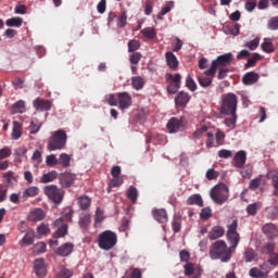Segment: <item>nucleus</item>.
Listing matches in <instances>:
<instances>
[{"instance_id": "2", "label": "nucleus", "mask_w": 278, "mask_h": 278, "mask_svg": "<svg viewBox=\"0 0 278 278\" xmlns=\"http://www.w3.org/2000/svg\"><path fill=\"white\" fill-rule=\"evenodd\" d=\"M68 135L64 129L55 130L51 134L47 149L48 151H62L66 147Z\"/></svg>"}, {"instance_id": "6", "label": "nucleus", "mask_w": 278, "mask_h": 278, "mask_svg": "<svg viewBox=\"0 0 278 278\" xmlns=\"http://www.w3.org/2000/svg\"><path fill=\"white\" fill-rule=\"evenodd\" d=\"M238 110V96L235 93H226L222 97V114H235Z\"/></svg>"}, {"instance_id": "29", "label": "nucleus", "mask_w": 278, "mask_h": 278, "mask_svg": "<svg viewBox=\"0 0 278 278\" xmlns=\"http://www.w3.org/2000/svg\"><path fill=\"white\" fill-rule=\"evenodd\" d=\"M261 49L265 53H275V45L273 43V39L265 38L264 42L261 45Z\"/></svg>"}, {"instance_id": "30", "label": "nucleus", "mask_w": 278, "mask_h": 278, "mask_svg": "<svg viewBox=\"0 0 278 278\" xmlns=\"http://www.w3.org/2000/svg\"><path fill=\"white\" fill-rule=\"evenodd\" d=\"M187 205H198V207H203V198H201V194H192L187 199Z\"/></svg>"}, {"instance_id": "40", "label": "nucleus", "mask_w": 278, "mask_h": 278, "mask_svg": "<svg viewBox=\"0 0 278 278\" xmlns=\"http://www.w3.org/2000/svg\"><path fill=\"white\" fill-rule=\"evenodd\" d=\"M226 116H230L225 119L226 127H229V129H233L238 121V115L235 113V114H226Z\"/></svg>"}, {"instance_id": "4", "label": "nucleus", "mask_w": 278, "mask_h": 278, "mask_svg": "<svg viewBox=\"0 0 278 278\" xmlns=\"http://www.w3.org/2000/svg\"><path fill=\"white\" fill-rule=\"evenodd\" d=\"M231 62H233V54H231V52L222 54L217 56L216 60L212 61L211 68L204 71V75H211L212 77H214L218 68L231 66Z\"/></svg>"}, {"instance_id": "22", "label": "nucleus", "mask_w": 278, "mask_h": 278, "mask_svg": "<svg viewBox=\"0 0 278 278\" xmlns=\"http://www.w3.org/2000/svg\"><path fill=\"white\" fill-rule=\"evenodd\" d=\"M267 179L271 180V186L274 188V197H278V169H273L267 174Z\"/></svg>"}, {"instance_id": "47", "label": "nucleus", "mask_w": 278, "mask_h": 278, "mask_svg": "<svg viewBox=\"0 0 278 278\" xmlns=\"http://www.w3.org/2000/svg\"><path fill=\"white\" fill-rule=\"evenodd\" d=\"M140 49V40L131 39L128 41V53H136Z\"/></svg>"}, {"instance_id": "57", "label": "nucleus", "mask_w": 278, "mask_h": 278, "mask_svg": "<svg viewBox=\"0 0 278 278\" xmlns=\"http://www.w3.org/2000/svg\"><path fill=\"white\" fill-rule=\"evenodd\" d=\"M123 184H125L123 177L113 178L109 182V188H119V186H123Z\"/></svg>"}, {"instance_id": "28", "label": "nucleus", "mask_w": 278, "mask_h": 278, "mask_svg": "<svg viewBox=\"0 0 278 278\" xmlns=\"http://www.w3.org/2000/svg\"><path fill=\"white\" fill-rule=\"evenodd\" d=\"M23 136V124L20 122H13L12 139L18 140Z\"/></svg>"}, {"instance_id": "25", "label": "nucleus", "mask_w": 278, "mask_h": 278, "mask_svg": "<svg viewBox=\"0 0 278 278\" xmlns=\"http://www.w3.org/2000/svg\"><path fill=\"white\" fill-rule=\"evenodd\" d=\"M153 216L157 223H168V213L164 208L154 210Z\"/></svg>"}, {"instance_id": "9", "label": "nucleus", "mask_w": 278, "mask_h": 278, "mask_svg": "<svg viewBox=\"0 0 278 278\" xmlns=\"http://www.w3.org/2000/svg\"><path fill=\"white\" fill-rule=\"evenodd\" d=\"M165 79L166 81H172L168 86H167V92L169 94H177V92L179 91V88H181V74H170L167 73L165 75Z\"/></svg>"}, {"instance_id": "63", "label": "nucleus", "mask_w": 278, "mask_h": 278, "mask_svg": "<svg viewBox=\"0 0 278 278\" xmlns=\"http://www.w3.org/2000/svg\"><path fill=\"white\" fill-rule=\"evenodd\" d=\"M207 131V126H202L193 132V140H200L201 136Z\"/></svg>"}, {"instance_id": "21", "label": "nucleus", "mask_w": 278, "mask_h": 278, "mask_svg": "<svg viewBox=\"0 0 278 278\" xmlns=\"http://www.w3.org/2000/svg\"><path fill=\"white\" fill-rule=\"evenodd\" d=\"M45 216L46 214L42 208H35L29 213L27 218L30 223H38L40 220H45Z\"/></svg>"}, {"instance_id": "10", "label": "nucleus", "mask_w": 278, "mask_h": 278, "mask_svg": "<svg viewBox=\"0 0 278 278\" xmlns=\"http://www.w3.org/2000/svg\"><path fill=\"white\" fill-rule=\"evenodd\" d=\"M117 105L122 112L129 110L131 108V94L127 91L118 92Z\"/></svg>"}, {"instance_id": "53", "label": "nucleus", "mask_w": 278, "mask_h": 278, "mask_svg": "<svg viewBox=\"0 0 278 278\" xmlns=\"http://www.w3.org/2000/svg\"><path fill=\"white\" fill-rule=\"evenodd\" d=\"M260 60V53H254L252 58L248 60V62L244 65V68H252L257 64V61Z\"/></svg>"}, {"instance_id": "54", "label": "nucleus", "mask_w": 278, "mask_h": 278, "mask_svg": "<svg viewBox=\"0 0 278 278\" xmlns=\"http://www.w3.org/2000/svg\"><path fill=\"white\" fill-rule=\"evenodd\" d=\"M37 232L39 236H47V233H51V228H49V225L42 223L37 227Z\"/></svg>"}, {"instance_id": "64", "label": "nucleus", "mask_w": 278, "mask_h": 278, "mask_svg": "<svg viewBox=\"0 0 278 278\" xmlns=\"http://www.w3.org/2000/svg\"><path fill=\"white\" fill-rule=\"evenodd\" d=\"M268 27L273 30H277L278 29V16L276 17H271L268 22Z\"/></svg>"}, {"instance_id": "15", "label": "nucleus", "mask_w": 278, "mask_h": 278, "mask_svg": "<svg viewBox=\"0 0 278 278\" xmlns=\"http://www.w3.org/2000/svg\"><path fill=\"white\" fill-rule=\"evenodd\" d=\"M33 105L35 110L39 112H49L51 108H53V104L51 101L42 99V98H37L34 102Z\"/></svg>"}, {"instance_id": "24", "label": "nucleus", "mask_w": 278, "mask_h": 278, "mask_svg": "<svg viewBox=\"0 0 278 278\" xmlns=\"http://www.w3.org/2000/svg\"><path fill=\"white\" fill-rule=\"evenodd\" d=\"M225 236V229L222 226H214L208 232V240H218Z\"/></svg>"}, {"instance_id": "43", "label": "nucleus", "mask_w": 278, "mask_h": 278, "mask_svg": "<svg viewBox=\"0 0 278 278\" xmlns=\"http://www.w3.org/2000/svg\"><path fill=\"white\" fill-rule=\"evenodd\" d=\"M33 251L34 253H36V255H40L42 253H47V243L46 242H38L33 247Z\"/></svg>"}, {"instance_id": "60", "label": "nucleus", "mask_w": 278, "mask_h": 278, "mask_svg": "<svg viewBox=\"0 0 278 278\" xmlns=\"http://www.w3.org/2000/svg\"><path fill=\"white\" fill-rule=\"evenodd\" d=\"M73 277V270L63 268L61 269L55 278H72Z\"/></svg>"}, {"instance_id": "16", "label": "nucleus", "mask_w": 278, "mask_h": 278, "mask_svg": "<svg viewBox=\"0 0 278 278\" xmlns=\"http://www.w3.org/2000/svg\"><path fill=\"white\" fill-rule=\"evenodd\" d=\"M73 249H75V245L73 243H63L55 251V255H59V257H68V255L73 253Z\"/></svg>"}, {"instance_id": "19", "label": "nucleus", "mask_w": 278, "mask_h": 278, "mask_svg": "<svg viewBox=\"0 0 278 278\" xmlns=\"http://www.w3.org/2000/svg\"><path fill=\"white\" fill-rule=\"evenodd\" d=\"M263 233L269 237L270 240L278 238V227L275 224H265L263 226Z\"/></svg>"}, {"instance_id": "51", "label": "nucleus", "mask_w": 278, "mask_h": 278, "mask_svg": "<svg viewBox=\"0 0 278 278\" xmlns=\"http://www.w3.org/2000/svg\"><path fill=\"white\" fill-rule=\"evenodd\" d=\"M40 127H42V123L38 119H33L29 126L30 134H38V131H40Z\"/></svg>"}, {"instance_id": "12", "label": "nucleus", "mask_w": 278, "mask_h": 278, "mask_svg": "<svg viewBox=\"0 0 278 278\" xmlns=\"http://www.w3.org/2000/svg\"><path fill=\"white\" fill-rule=\"evenodd\" d=\"M184 118L172 117L167 123V131L169 134H177L184 129Z\"/></svg>"}, {"instance_id": "31", "label": "nucleus", "mask_w": 278, "mask_h": 278, "mask_svg": "<svg viewBox=\"0 0 278 278\" xmlns=\"http://www.w3.org/2000/svg\"><path fill=\"white\" fill-rule=\"evenodd\" d=\"M55 179H58V173L55 170H51L41 176L40 184H51V181H55Z\"/></svg>"}, {"instance_id": "27", "label": "nucleus", "mask_w": 278, "mask_h": 278, "mask_svg": "<svg viewBox=\"0 0 278 278\" xmlns=\"http://www.w3.org/2000/svg\"><path fill=\"white\" fill-rule=\"evenodd\" d=\"M38 194H40L38 187H28L23 191L22 197L24 199H34V197H38Z\"/></svg>"}, {"instance_id": "20", "label": "nucleus", "mask_w": 278, "mask_h": 278, "mask_svg": "<svg viewBox=\"0 0 278 278\" xmlns=\"http://www.w3.org/2000/svg\"><path fill=\"white\" fill-rule=\"evenodd\" d=\"M233 162L236 168H242L247 164V151L241 150L237 152L233 156Z\"/></svg>"}, {"instance_id": "42", "label": "nucleus", "mask_w": 278, "mask_h": 278, "mask_svg": "<svg viewBox=\"0 0 278 278\" xmlns=\"http://www.w3.org/2000/svg\"><path fill=\"white\" fill-rule=\"evenodd\" d=\"M59 164H61L63 168H68V166H71V155L61 153L59 157Z\"/></svg>"}, {"instance_id": "5", "label": "nucleus", "mask_w": 278, "mask_h": 278, "mask_svg": "<svg viewBox=\"0 0 278 278\" xmlns=\"http://www.w3.org/2000/svg\"><path fill=\"white\" fill-rule=\"evenodd\" d=\"M211 199L217 205H223L229 201V187L225 184H218L211 190Z\"/></svg>"}, {"instance_id": "50", "label": "nucleus", "mask_w": 278, "mask_h": 278, "mask_svg": "<svg viewBox=\"0 0 278 278\" xmlns=\"http://www.w3.org/2000/svg\"><path fill=\"white\" fill-rule=\"evenodd\" d=\"M105 101L109 103L111 106H116L118 105V93H110L105 96Z\"/></svg>"}, {"instance_id": "33", "label": "nucleus", "mask_w": 278, "mask_h": 278, "mask_svg": "<svg viewBox=\"0 0 278 278\" xmlns=\"http://www.w3.org/2000/svg\"><path fill=\"white\" fill-rule=\"evenodd\" d=\"M25 111V101L23 100L15 102L11 109L12 114H24Z\"/></svg>"}, {"instance_id": "38", "label": "nucleus", "mask_w": 278, "mask_h": 278, "mask_svg": "<svg viewBox=\"0 0 278 278\" xmlns=\"http://www.w3.org/2000/svg\"><path fill=\"white\" fill-rule=\"evenodd\" d=\"M92 203V200L88 198L87 195H83L78 198V205L80 210H88Z\"/></svg>"}, {"instance_id": "41", "label": "nucleus", "mask_w": 278, "mask_h": 278, "mask_svg": "<svg viewBox=\"0 0 278 278\" xmlns=\"http://www.w3.org/2000/svg\"><path fill=\"white\" fill-rule=\"evenodd\" d=\"M80 229L86 230L90 227V214H84L78 222Z\"/></svg>"}, {"instance_id": "49", "label": "nucleus", "mask_w": 278, "mask_h": 278, "mask_svg": "<svg viewBox=\"0 0 278 278\" xmlns=\"http://www.w3.org/2000/svg\"><path fill=\"white\" fill-rule=\"evenodd\" d=\"M245 49H249L250 51H255L257 47H260V37L254 38L251 41H248L244 43Z\"/></svg>"}, {"instance_id": "34", "label": "nucleus", "mask_w": 278, "mask_h": 278, "mask_svg": "<svg viewBox=\"0 0 278 278\" xmlns=\"http://www.w3.org/2000/svg\"><path fill=\"white\" fill-rule=\"evenodd\" d=\"M144 84H147V81L140 76L131 78V86L135 90H142V88H144Z\"/></svg>"}, {"instance_id": "61", "label": "nucleus", "mask_w": 278, "mask_h": 278, "mask_svg": "<svg viewBox=\"0 0 278 278\" xmlns=\"http://www.w3.org/2000/svg\"><path fill=\"white\" fill-rule=\"evenodd\" d=\"M261 184H262V177H256L250 181L249 188H250V190H257V188H260Z\"/></svg>"}, {"instance_id": "59", "label": "nucleus", "mask_w": 278, "mask_h": 278, "mask_svg": "<svg viewBox=\"0 0 278 278\" xmlns=\"http://www.w3.org/2000/svg\"><path fill=\"white\" fill-rule=\"evenodd\" d=\"M46 164L47 166H58L59 159L55 156V154H50L46 157Z\"/></svg>"}, {"instance_id": "48", "label": "nucleus", "mask_w": 278, "mask_h": 278, "mask_svg": "<svg viewBox=\"0 0 278 278\" xmlns=\"http://www.w3.org/2000/svg\"><path fill=\"white\" fill-rule=\"evenodd\" d=\"M68 233V225H62L58 228V230L53 233V238H64Z\"/></svg>"}, {"instance_id": "45", "label": "nucleus", "mask_w": 278, "mask_h": 278, "mask_svg": "<svg viewBox=\"0 0 278 278\" xmlns=\"http://www.w3.org/2000/svg\"><path fill=\"white\" fill-rule=\"evenodd\" d=\"M64 218L65 220H72L73 219V211H68V213L65 214L64 217H60L54 222V227H62V225H66L64 224Z\"/></svg>"}, {"instance_id": "58", "label": "nucleus", "mask_w": 278, "mask_h": 278, "mask_svg": "<svg viewBox=\"0 0 278 278\" xmlns=\"http://www.w3.org/2000/svg\"><path fill=\"white\" fill-rule=\"evenodd\" d=\"M140 60H142V54L140 52H132L129 55V62L130 64H134L135 66L139 64Z\"/></svg>"}, {"instance_id": "36", "label": "nucleus", "mask_w": 278, "mask_h": 278, "mask_svg": "<svg viewBox=\"0 0 278 278\" xmlns=\"http://www.w3.org/2000/svg\"><path fill=\"white\" fill-rule=\"evenodd\" d=\"M175 8V2L174 1H167L165 7L161 10V12L157 14L159 21H162L170 10Z\"/></svg>"}, {"instance_id": "13", "label": "nucleus", "mask_w": 278, "mask_h": 278, "mask_svg": "<svg viewBox=\"0 0 278 278\" xmlns=\"http://www.w3.org/2000/svg\"><path fill=\"white\" fill-rule=\"evenodd\" d=\"M77 179V176L73 173H63L59 176V181L62 188H71L73 184H75V180Z\"/></svg>"}, {"instance_id": "8", "label": "nucleus", "mask_w": 278, "mask_h": 278, "mask_svg": "<svg viewBox=\"0 0 278 278\" xmlns=\"http://www.w3.org/2000/svg\"><path fill=\"white\" fill-rule=\"evenodd\" d=\"M43 192L46 195H48V199H50V201L54 202L56 205H60V203H62L64 200V190L58 188L55 185L46 186Z\"/></svg>"}, {"instance_id": "18", "label": "nucleus", "mask_w": 278, "mask_h": 278, "mask_svg": "<svg viewBox=\"0 0 278 278\" xmlns=\"http://www.w3.org/2000/svg\"><path fill=\"white\" fill-rule=\"evenodd\" d=\"M165 60H166V64L168 66V68H170V71H177V68H179V61L177 60V56L175 55V53L168 51L165 53Z\"/></svg>"}, {"instance_id": "32", "label": "nucleus", "mask_w": 278, "mask_h": 278, "mask_svg": "<svg viewBox=\"0 0 278 278\" xmlns=\"http://www.w3.org/2000/svg\"><path fill=\"white\" fill-rule=\"evenodd\" d=\"M181 223H182L181 216L175 214L172 220V229L174 233H179V231H181Z\"/></svg>"}, {"instance_id": "39", "label": "nucleus", "mask_w": 278, "mask_h": 278, "mask_svg": "<svg viewBox=\"0 0 278 278\" xmlns=\"http://www.w3.org/2000/svg\"><path fill=\"white\" fill-rule=\"evenodd\" d=\"M142 36L144 38H148V40H153L157 36V33L155 31V28L146 27L141 30Z\"/></svg>"}, {"instance_id": "37", "label": "nucleus", "mask_w": 278, "mask_h": 278, "mask_svg": "<svg viewBox=\"0 0 278 278\" xmlns=\"http://www.w3.org/2000/svg\"><path fill=\"white\" fill-rule=\"evenodd\" d=\"M258 210H262V202H254L247 206V212L249 216H255Z\"/></svg>"}, {"instance_id": "44", "label": "nucleus", "mask_w": 278, "mask_h": 278, "mask_svg": "<svg viewBox=\"0 0 278 278\" xmlns=\"http://www.w3.org/2000/svg\"><path fill=\"white\" fill-rule=\"evenodd\" d=\"M127 197L131 203H136V201H138V189L134 186H130L127 190Z\"/></svg>"}, {"instance_id": "1", "label": "nucleus", "mask_w": 278, "mask_h": 278, "mask_svg": "<svg viewBox=\"0 0 278 278\" xmlns=\"http://www.w3.org/2000/svg\"><path fill=\"white\" fill-rule=\"evenodd\" d=\"M208 255L211 260H220L223 263L231 261V248L227 247L224 240H217L210 247Z\"/></svg>"}, {"instance_id": "3", "label": "nucleus", "mask_w": 278, "mask_h": 278, "mask_svg": "<svg viewBox=\"0 0 278 278\" xmlns=\"http://www.w3.org/2000/svg\"><path fill=\"white\" fill-rule=\"evenodd\" d=\"M118 243V236L112 230H105L98 236V245L102 251H112Z\"/></svg>"}, {"instance_id": "26", "label": "nucleus", "mask_w": 278, "mask_h": 278, "mask_svg": "<svg viewBox=\"0 0 278 278\" xmlns=\"http://www.w3.org/2000/svg\"><path fill=\"white\" fill-rule=\"evenodd\" d=\"M213 77L214 76L212 75H205V73H203V75L198 76V83L202 88H210V86H212V81L214 80Z\"/></svg>"}, {"instance_id": "62", "label": "nucleus", "mask_w": 278, "mask_h": 278, "mask_svg": "<svg viewBox=\"0 0 278 278\" xmlns=\"http://www.w3.org/2000/svg\"><path fill=\"white\" fill-rule=\"evenodd\" d=\"M244 260L245 262H253L255 260V251L253 249H247L244 252Z\"/></svg>"}, {"instance_id": "56", "label": "nucleus", "mask_w": 278, "mask_h": 278, "mask_svg": "<svg viewBox=\"0 0 278 278\" xmlns=\"http://www.w3.org/2000/svg\"><path fill=\"white\" fill-rule=\"evenodd\" d=\"M186 86L191 92H194L197 90V83L194 81L192 76H190V75L187 76Z\"/></svg>"}, {"instance_id": "14", "label": "nucleus", "mask_w": 278, "mask_h": 278, "mask_svg": "<svg viewBox=\"0 0 278 278\" xmlns=\"http://www.w3.org/2000/svg\"><path fill=\"white\" fill-rule=\"evenodd\" d=\"M262 271L260 268L254 267L250 269V277L253 278H268V274L270 273V267H268V264L264 263L261 265Z\"/></svg>"}, {"instance_id": "35", "label": "nucleus", "mask_w": 278, "mask_h": 278, "mask_svg": "<svg viewBox=\"0 0 278 278\" xmlns=\"http://www.w3.org/2000/svg\"><path fill=\"white\" fill-rule=\"evenodd\" d=\"M35 240H36V232L34 230H28L23 237L22 242L24 244H27V247H31Z\"/></svg>"}, {"instance_id": "7", "label": "nucleus", "mask_w": 278, "mask_h": 278, "mask_svg": "<svg viewBox=\"0 0 278 278\" xmlns=\"http://www.w3.org/2000/svg\"><path fill=\"white\" fill-rule=\"evenodd\" d=\"M226 237L230 244L229 249H231V251L236 250L238 248V244H240V233L238 232L237 219H233L232 223L228 225Z\"/></svg>"}, {"instance_id": "23", "label": "nucleus", "mask_w": 278, "mask_h": 278, "mask_svg": "<svg viewBox=\"0 0 278 278\" xmlns=\"http://www.w3.org/2000/svg\"><path fill=\"white\" fill-rule=\"evenodd\" d=\"M189 102L190 94H188V92L180 91L175 98L176 105H179L180 108H186V105H188Z\"/></svg>"}, {"instance_id": "17", "label": "nucleus", "mask_w": 278, "mask_h": 278, "mask_svg": "<svg viewBox=\"0 0 278 278\" xmlns=\"http://www.w3.org/2000/svg\"><path fill=\"white\" fill-rule=\"evenodd\" d=\"M260 80V74L255 72H248L242 77V84L244 86H253V84H257Z\"/></svg>"}, {"instance_id": "46", "label": "nucleus", "mask_w": 278, "mask_h": 278, "mask_svg": "<svg viewBox=\"0 0 278 278\" xmlns=\"http://www.w3.org/2000/svg\"><path fill=\"white\" fill-rule=\"evenodd\" d=\"M5 25L8 27H21L23 25V18L22 17H12L7 20Z\"/></svg>"}, {"instance_id": "55", "label": "nucleus", "mask_w": 278, "mask_h": 278, "mask_svg": "<svg viewBox=\"0 0 278 278\" xmlns=\"http://www.w3.org/2000/svg\"><path fill=\"white\" fill-rule=\"evenodd\" d=\"M127 26V11L122 12L121 16L117 17V27H126Z\"/></svg>"}, {"instance_id": "11", "label": "nucleus", "mask_w": 278, "mask_h": 278, "mask_svg": "<svg viewBox=\"0 0 278 278\" xmlns=\"http://www.w3.org/2000/svg\"><path fill=\"white\" fill-rule=\"evenodd\" d=\"M34 273L38 278L47 277V263L45 258H36L34 261Z\"/></svg>"}, {"instance_id": "52", "label": "nucleus", "mask_w": 278, "mask_h": 278, "mask_svg": "<svg viewBox=\"0 0 278 278\" xmlns=\"http://www.w3.org/2000/svg\"><path fill=\"white\" fill-rule=\"evenodd\" d=\"M275 251V242H269L266 243L263 248H262V253H264L265 255H273V253Z\"/></svg>"}]
</instances>
